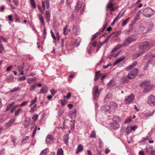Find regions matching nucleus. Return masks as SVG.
Returning <instances> with one entry per match:
<instances>
[{"mask_svg": "<svg viewBox=\"0 0 155 155\" xmlns=\"http://www.w3.org/2000/svg\"><path fill=\"white\" fill-rule=\"evenodd\" d=\"M141 87H145L143 93H146L150 92L153 88V85L150 83L148 81H145L141 83L140 85Z\"/></svg>", "mask_w": 155, "mask_h": 155, "instance_id": "nucleus-1", "label": "nucleus"}, {"mask_svg": "<svg viewBox=\"0 0 155 155\" xmlns=\"http://www.w3.org/2000/svg\"><path fill=\"white\" fill-rule=\"evenodd\" d=\"M150 43L147 41H145L140 43L138 45L139 50L142 53H144L150 49Z\"/></svg>", "mask_w": 155, "mask_h": 155, "instance_id": "nucleus-2", "label": "nucleus"}, {"mask_svg": "<svg viewBox=\"0 0 155 155\" xmlns=\"http://www.w3.org/2000/svg\"><path fill=\"white\" fill-rule=\"evenodd\" d=\"M136 41L134 36L133 35H130L126 38L124 41L123 44V46L125 47L129 45L130 44Z\"/></svg>", "mask_w": 155, "mask_h": 155, "instance_id": "nucleus-3", "label": "nucleus"}, {"mask_svg": "<svg viewBox=\"0 0 155 155\" xmlns=\"http://www.w3.org/2000/svg\"><path fill=\"white\" fill-rule=\"evenodd\" d=\"M145 56L146 58L149 57L150 58V59L148 61V64H151L152 65L155 64V54L152 55L150 52H148Z\"/></svg>", "mask_w": 155, "mask_h": 155, "instance_id": "nucleus-4", "label": "nucleus"}, {"mask_svg": "<svg viewBox=\"0 0 155 155\" xmlns=\"http://www.w3.org/2000/svg\"><path fill=\"white\" fill-rule=\"evenodd\" d=\"M93 98L94 100H96L99 97L100 94V92L98 90V87L97 85H95L94 87L93 88Z\"/></svg>", "mask_w": 155, "mask_h": 155, "instance_id": "nucleus-5", "label": "nucleus"}, {"mask_svg": "<svg viewBox=\"0 0 155 155\" xmlns=\"http://www.w3.org/2000/svg\"><path fill=\"white\" fill-rule=\"evenodd\" d=\"M42 7L43 8V10L42 9V8L40 6H38L39 9L41 12L43 13V10L45 9V5H46L47 8L48 9L49 6V0H45V1H42Z\"/></svg>", "mask_w": 155, "mask_h": 155, "instance_id": "nucleus-6", "label": "nucleus"}, {"mask_svg": "<svg viewBox=\"0 0 155 155\" xmlns=\"http://www.w3.org/2000/svg\"><path fill=\"white\" fill-rule=\"evenodd\" d=\"M134 99V95L132 94L127 96L124 100V104H129L132 102Z\"/></svg>", "mask_w": 155, "mask_h": 155, "instance_id": "nucleus-7", "label": "nucleus"}, {"mask_svg": "<svg viewBox=\"0 0 155 155\" xmlns=\"http://www.w3.org/2000/svg\"><path fill=\"white\" fill-rule=\"evenodd\" d=\"M148 104L151 106L155 105V97L152 95H151L148 97L147 100Z\"/></svg>", "mask_w": 155, "mask_h": 155, "instance_id": "nucleus-8", "label": "nucleus"}, {"mask_svg": "<svg viewBox=\"0 0 155 155\" xmlns=\"http://www.w3.org/2000/svg\"><path fill=\"white\" fill-rule=\"evenodd\" d=\"M15 121V119L10 120L9 121L5 123V127H9L11 126L14 124Z\"/></svg>", "mask_w": 155, "mask_h": 155, "instance_id": "nucleus-9", "label": "nucleus"}, {"mask_svg": "<svg viewBox=\"0 0 155 155\" xmlns=\"http://www.w3.org/2000/svg\"><path fill=\"white\" fill-rule=\"evenodd\" d=\"M110 108L109 111V113L110 112H113L117 108V104L115 102H113L111 104L110 106Z\"/></svg>", "mask_w": 155, "mask_h": 155, "instance_id": "nucleus-10", "label": "nucleus"}, {"mask_svg": "<svg viewBox=\"0 0 155 155\" xmlns=\"http://www.w3.org/2000/svg\"><path fill=\"white\" fill-rule=\"evenodd\" d=\"M151 10H152V9L150 8H145L143 11V13L144 14H146V15H145L146 16L150 17L152 15L150 14H148L147 12H149Z\"/></svg>", "mask_w": 155, "mask_h": 155, "instance_id": "nucleus-11", "label": "nucleus"}, {"mask_svg": "<svg viewBox=\"0 0 155 155\" xmlns=\"http://www.w3.org/2000/svg\"><path fill=\"white\" fill-rule=\"evenodd\" d=\"M137 62L136 61H135L131 65L128 66L127 67H126L125 68V70L126 71H129L133 68L137 64Z\"/></svg>", "mask_w": 155, "mask_h": 155, "instance_id": "nucleus-12", "label": "nucleus"}, {"mask_svg": "<svg viewBox=\"0 0 155 155\" xmlns=\"http://www.w3.org/2000/svg\"><path fill=\"white\" fill-rule=\"evenodd\" d=\"M110 126L112 128L114 129H117L119 127V124L116 121H114L112 123Z\"/></svg>", "mask_w": 155, "mask_h": 155, "instance_id": "nucleus-13", "label": "nucleus"}, {"mask_svg": "<svg viewBox=\"0 0 155 155\" xmlns=\"http://www.w3.org/2000/svg\"><path fill=\"white\" fill-rule=\"evenodd\" d=\"M27 82L29 84H31L34 83L36 80V78L35 77H33L32 78H28L27 80Z\"/></svg>", "mask_w": 155, "mask_h": 155, "instance_id": "nucleus-14", "label": "nucleus"}, {"mask_svg": "<svg viewBox=\"0 0 155 155\" xmlns=\"http://www.w3.org/2000/svg\"><path fill=\"white\" fill-rule=\"evenodd\" d=\"M125 58V57L124 56H122L119 58L117 59L114 62V65H116L117 64L119 63L122 61L124 60Z\"/></svg>", "mask_w": 155, "mask_h": 155, "instance_id": "nucleus-15", "label": "nucleus"}, {"mask_svg": "<svg viewBox=\"0 0 155 155\" xmlns=\"http://www.w3.org/2000/svg\"><path fill=\"white\" fill-rule=\"evenodd\" d=\"M31 118L30 117L27 118L25 120L24 123V127L25 128H27L29 126L30 123Z\"/></svg>", "mask_w": 155, "mask_h": 155, "instance_id": "nucleus-16", "label": "nucleus"}, {"mask_svg": "<svg viewBox=\"0 0 155 155\" xmlns=\"http://www.w3.org/2000/svg\"><path fill=\"white\" fill-rule=\"evenodd\" d=\"M83 149V147L81 144H79L78 145L76 153L77 154L79 152L81 151Z\"/></svg>", "mask_w": 155, "mask_h": 155, "instance_id": "nucleus-17", "label": "nucleus"}, {"mask_svg": "<svg viewBox=\"0 0 155 155\" xmlns=\"http://www.w3.org/2000/svg\"><path fill=\"white\" fill-rule=\"evenodd\" d=\"M68 136L69 135L68 134H65L64 135L63 137V140L64 142L67 145L68 142Z\"/></svg>", "mask_w": 155, "mask_h": 155, "instance_id": "nucleus-18", "label": "nucleus"}, {"mask_svg": "<svg viewBox=\"0 0 155 155\" xmlns=\"http://www.w3.org/2000/svg\"><path fill=\"white\" fill-rule=\"evenodd\" d=\"M50 13L48 11H46L45 13V19L46 21L48 22L50 19Z\"/></svg>", "mask_w": 155, "mask_h": 155, "instance_id": "nucleus-19", "label": "nucleus"}, {"mask_svg": "<svg viewBox=\"0 0 155 155\" xmlns=\"http://www.w3.org/2000/svg\"><path fill=\"white\" fill-rule=\"evenodd\" d=\"M110 107L109 105H105L101 107L102 109L104 110L105 111H110Z\"/></svg>", "mask_w": 155, "mask_h": 155, "instance_id": "nucleus-20", "label": "nucleus"}, {"mask_svg": "<svg viewBox=\"0 0 155 155\" xmlns=\"http://www.w3.org/2000/svg\"><path fill=\"white\" fill-rule=\"evenodd\" d=\"M122 46V45L118 44L111 51V53H113L115 51L118 50V49L120 48Z\"/></svg>", "mask_w": 155, "mask_h": 155, "instance_id": "nucleus-21", "label": "nucleus"}, {"mask_svg": "<svg viewBox=\"0 0 155 155\" xmlns=\"http://www.w3.org/2000/svg\"><path fill=\"white\" fill-rule=\"evenodd\" d=\"M14 104L15 102H13L11 103L8 104L6 106V111H8L10 109H11Z\"/></svg>", "mask_w": 155, "mask_h": 155, "instance_id": "nucleus-22", "label": "nucleus"}, {"mask_svg": "<svg viewBox=\"0 0 155 155\" xmlns=\"http://www.w3.org/2000/svg\"><path fill=\"white\" fill-rule=\"evenodd\" d=\"M113 7L114 5L112 4V3L108 2L106 8H109L110 9L111 11H113L114 10V9L113 8Z\"/></svg>", "mask_w": 155, "mask_h": 155, "instance_id": "nucleus-23", "label": "nucleus"}, {"mask_svg": "<svg viewBox=\"0 0 155 155\" xmlns=\"http://www.w3.org/2000/svg\"><path fill=\"white\" fill-rule=\"evenodd\" d=\"M48 88L47 87H42L39 92L40 94H45L48 92Z\"/></svg>", "mask_w": 155, "mask_h": 155, "instance_id": "nucleus-24", "label": "nucleus"}, {"mask_svg": "<svg viewBox=\"0 0 155 155\" xmlns=\"http://www.w3.org/2000/svg\"><path fill=\"white\" fill-rule=\"evenodd\" d=\"M82 5V2L81 1H78L76 5V9L77 11H78L81 7Z\"/></svg>", "mask_w": 155, "mask_h": 155, "instance_id": "nucleus-25", "label": "nucleus"}, {"mask_svg": "<svg viewBox=\"0 0 155 155\" xmlns=\"http://www.w3.org/2000/svg\"><path fill=\"white\" fill-rule=\"evenodd\" d=\"M53 139V137L51 135H48L47 136L46 139L45 140L46 142V143H49V141H48V140H52Z\"/></svg>", "mask_w": 155, "mask_h": 155, "instance_id": "nucleus-26", "label": "nucleus"}, {"mask_svg": "<svg viewBox=\"0 0 155 155\" xmlns=\"http://www.w3.org/2000/svg\"><path fill=\"white\" fill-rule=\"evenodd\" d=\"M100 71H98L95 73V77L94 79V80L95 81H97L99 78V76L100 75Z\"/></svg>", "mask_w": 155, "mask_h": 155, "instance_id": "nucleus-27", "label": "nucleus"}, {"mask_svg": "<svg viewBox=\"0 0 155 155\" xmlns=\"http://www.w3.org/2000/svg\"><path fill=\"white\" fill-rule=\"evenodd\" d=\"M136 76L131 71H130L127 75L128 78L130 79H132L134 78Z\"/></svg>", "mask_w": 155, "mask_h": 155, "instance_id": "nucleus-28", "label": "nucleus"}, {"mask_svg": "<svg viewBox=\"0 0 155 155\" xmlns=\"http://www.w3.org/2000/svg\"><path fill=\"white\" fill-rule=\"evenodd\" d=\"M39 19L41 22V23L44 26H45V23L44 21V19L43 17L41 14L39 15Z\"/></svg>", "mask_w": 155, "mask_h": 155, "instance_id": "nucleus-29", "label": "nucleus"}, {"mask_svg": "<svg viewBox=\"0 0 155 155\" xmlns=\"http://www.w3.org/2000/svg\"><path fill=\"white\" fill-rule=\"evenodd\" d=\"M81 42L80 40V39H76L74 42V45L76 47H78Z\"/></svg>", "mask_w": 155, "mask_h": 155, "instance_id": "nucleus-30", "label": "nucleus"}, {"mask_svg": "<svg viewBox=\"0 0 155 155\" xmlns=\"http://www.w3.org/2000/svg\"><path fill=\"white\" fill-rule=\"evenodd\" d=\"M131 71L136 76L137 75L138 73L139 72V71L138 68H134Z\"/></svg>", "mask_w": 155, "mask_h": 155, "instance_id": "nucleus-31", "label": "nucleus"}, {"mask_svg": "<svg viewBox=\"0 0 155 155\" xmlns=\"http://www.w3.org/2000/svg\"><path fill=\"white\" fill-rule=\"evenodd\" d=\"M68 26L67 25H66L63 29V33L65 35L68 34Z\"/></svg>", "mask_w": 155, "mask_h": 155, "instance_id": "nucleus-32", "label": "nucleus"}, {"mask_svg": "<svg viewBox=\"0 0 155 155\" xmlns=\"http://www.w3.org/2000/svg\"><path fill=\"white\" fill-rule=\"evenodd\" d=\"M64 151L62 149L60 148L58 149L57 152V155H64L63 154Z\"/></svg>", "mask_w": 155, "mask_h": 155, "instance_id": "nucleus-33", "label": "nucleus"}, {"mask_svg": "<svg viewBox=\"0 0 155 155\" xmlns=\"http://www.w3.org/2000/svg\"><path fill=\"white\" fill-rule=\"evenodd\" d=\"M76 110H72L70 113L71 116L74 118L76 117Z\"/></svg>", "mask_w": 155, "mask_h": 155, "instance_id": "nucleus-34", "label": "nucleus"}, {"mask_svg": "<svg viewBox=\"0 0 155 155\" xmlns=\"http://www.w3.org/2000/svg\"><path fill=\"white\" fill-rule=\"evenodd\" d=\"M19 107L18 105H17L12 107L10 110V113L11 114H12L14 112V111H15L16 110L17 107Z\"/></svg>", "mask_w": 155, "mask_h": 155, "instance_id": "nucleus-35", "label": "nucleus"}, {"mask_svg": "<svg viewBox=\"0 0 155 155\" xmlns=\"http://www.w3.org/2000/svg\"><path fill=\"white\" fill-rule=\"evenodd\" d=\"M13 78V76L12 75H10L8 76L6 78V80L8 82H10L12 81Z\"/></svg>", "mask_w": 155, "mask_h": 155, "instance_id": "nucleus-36", "label": "nucleus"}, {"mask_svg": "<svg viewBox=\"0 0 155 155\" xmlns=\"http://www.w3.org/2000/svg\"><path fill=\"white\" fill-rule=\"evenodd\" d=\"M130 19V17H129L128 18L125 19L122 22L121 24V26H124L125 25L127 24L128 21Z\"/></svg>", "mask_w": 155, "mask_h": 155, "instance_id": "nucleus-37", "label": "nucleus"}, {"mask_svg": "<svg viewBox=\"0 0 155 155\" xmlns=\"http://www.w3.org/2000/svg\"><path fill=\"white\" fill-rule=\"evenodd\" d=\"M21 110L22 109L21 108H19L17 110L15 111L14 114V115L15 116H18L21 112Z\"/></svg>", "mask_w": 155, "mask_h": 155, "instance_id": "nucleus-38", "label": "nucleus"}, {"mask_svg": "<svg viewBox=\"0 0 155 155\" xmlns=\"http://www.w3.org/2000/svg\"><path fill=\"white\" fill-rule=\"evenodd\" d=\"M121 32V31H117L116 32H114L113 33L111 34V35L114 34L115 35H114V37H117L118 36H119L120 35Z\"/></svg>", "mask_w": 155, "mask_h": 155, "instance_id": "nucleus-39", "label": "nucleus"}, {"mask_svg": "<svg viewBox=\"0 0 155 155\" xmlns=\"http://www.w3.org/2000/svg\"><path fill=\"white\" fill-rule=\"evenodd\" d=\"M29 136H26L25 138H23L21 142V144H24L25 143H26L29 139Z\"/></svg>", "mask_w": 155, "mask_h": 155, "instance_id": "nucleus-40", "label": "nucleus"}, {"mask_svg": "<svg viewBox=\"0 0 155 155\" xmlns=\"http://www.w3.org/2000/svg\"><path fill=\"white\" fill-rule=\"evenodd\" d=\"M29 102V101L27 100L26 101H24L22 102L21 104L18 105L19 107H22L25 106Z\"/></svg>", "mask_w": 155, "mask_h": 155, "instance_id": "nucleus-41", "label": "nucleus"}, {"mask_svg": "<svg viewBox=\"0 0 155 155\" xmlns=\"http://www.w3.org/2000/svg\"><path fill=\"white\" fill-rule=\"evenodd\" d=\"M20 90V88L19 87H15L13 88V89H11L10 91V92H14L17 91H18Z\"/></svg>", "mask_w": 155, "mask_h": 155, "instance_id": "nucleus-42", "label": "nucleus"}, {"mask_svg": "<svg viewBox=\"0 0 155 155\" xmlns=\"http://www.w3.org/2000/svg\"><path fill=\"white\" fill-rule=\"evenodd\" d=\"M154 112V110H153V111L150 113V112H149V113H147L144 114V116L145 117H148V116H150L153 115V113Z\"/></svg>", "mask_w": 155, "mask_h": 155, "instance_id": "nucleus-43", "label": "nucleus"}, {"mask_svg": "<svg viewBox=\"0 0 155 155\" xmlns=\"http://www.w3.org/2000/svg\"><path fill=\"white\" fill-rule=\"evenodd\" d=\"M37 97H35L31 101V104L29 105L30 107H31L37 101Z\"/></svg>", "mask_w": 155, "mask_h": 155, "instance_id": "nucleus-44", "label": "nucleus"}, {"mask_svg": "<svg viewBox=\"0 0 155 155\" xmlns=\"http://www.w3.org/2000/svg\"><path fill=\"white\" fill-rule=\"evenodd\" d=\"M90 137L91 138H96V134L94 131L93 130L91 132L90 136Z\"/></svg>", "mask_w": 155, "mask_h": 155, "instance_id": "nucleus-45", "label": "nucleus"}, {"mask_svg": "<svg viewBox=\"0 0 155 155\" xmlns=\"http://www.w3.org/2000/svg\"><path fill=\"white\" fill-rule=\"evenodd\" d=\"M144 53H142V52L140 51V50H139V53L136 54H135V56L137 58V57H140V56H141Z\"/></svg>", "mask_w": 155, "mask_h": 155, "instance_id": "nucleus-46", "label": "nucleus"}, {"mask_svg": "<svg viewBox=\"0 0 155 155\" xmlns=\"http://www.w3.org/2000/svg\"><path fill=\"white\" fill-rule=\"evenodd\" d=\"M31 4L33 8H36L35 2L34 0H30Z\"/></svg>", "mask_w": 155, "mask_h": 155, "instance_id": "nucleus-47", "label": "nucleus"}, {"mask_svg": "<svg viewBox=\"0 0 155 155\" xmlns=\"http://www.w3.org/2000/svg\"><path fill=\"white\" fill-rule=\"evenodd\" d=\"M47 149L46 148L45 150H43L41 153L40 155H47Z\"/></svg>", "mask_w": 155, "mask_h": 155, "instance_id": "nucleus-48", "label": "nucleus"}, {"mask_svg": "<svg viewBox=\"0 0 155 155\" xmlns=\"http://www.w3.org/2000/svg\"><path fill=\"white\" fill-rule=\"evenodd\" d=\"M147 29L148 31H150L153 28V25L152 24H150L148 25L147 27Z\"/></svg>", "mask_w": 155, "mask_h": 155, "instance_id": "nucleus-49", "label": "nucleus"}, {"mask_svg": "<svg viewBox=\"0 0 155 155\" xmlns=\"http://www.w3.org/2000/svg\"><path fill=\"white\" fill-rule=\"evenodd\" d=\"M37 87V85L35 84L34 85L31 86V87L30 88V90L31 91H33L35 90V88Z\"/></svg>", "mask_w": 155, "mask_h": 155, "instance_id": "nucleus-50", "label": "nucleus"}, {"mask_svg": "<svg viewBox=\"0 0 155 155\" xmlns=\"http://www.w3.org/2000/svg\"><path fill=\"white\" fill-rule=\"evenodd\" d=\"M112 94H111L108 93V94L105 97V100L107 101V99H109L111 97Z\"/></svg>", "mask_w": 155, "mask_h": 155, "instance_id": "nucleus-51", "label": "nucleus"}, {"mask_svg": "<svg viewBox=\"0 0 155 155\" xmlns=\"http://www.w3.org/2000/svg\"><path fill=\"white\" fill-rule=\"evenodd\" d=\"M37 129V126L35 127L34 128V130L33 132H32V137H34L36 133V130Z\"/></svg>", "mask_w": 155, "mask_h": 155, "instance_id": "nucleus-52", "label": "nucleus"}, {"mask_svg": "<svg viewBox=\"0 0 155 155\" xmlns=\"http://www.w3.org/2000/svg\"><path fill=\"white\" fill-rule=\"evenodd\" d=\"M129 125H130V124H129L128 125L127 127V128L126 129V132L127 133V135H128L131 132V131L130 130V131H129L128 130V129L129 128H130V126H129Z\"/></svg>", "mask_w": 155, "mask_h": 155, "instance_id": "nucleus-53", "label": "nucleus"}, {"mask_svg": "<svg viewBox=\"0 0 155 155\" xmlns=\"http://www.w3.org/2000/svg\"><path fill=\"white\" fill-rule=\"evenodd\" d=\"M43 34L44 35V39H45L46 38V36L47 35V32L46 31V28L45 27L43 29Z\"/></svg>", "mask_w": 155, "mask_h": 155, "instance_id": "nucleus-54", "label": "nucleus"}, {"mask_svg": "<svg viewBox=\"0 0 155 155\" xmlns=\"http://www.w3.org/2000/svg\"><path fill=\"white\" fill-rule=\"evenodd\" d=\"M38 115L37 114L34 115L32 117V119L34 121H35L38 119Z\"/></svg>", "mask_w": 155, "mask_h": 155, "instance_id": "nucleus-55", "label": "nucleus"}, {"mask_svg": "<svg viewBox=\"0 0 155 155\" xmlns=\"http://www.w3.org/2000/svg\"><path fill=\"white\" fill-rule=\"evenodd\" d=\"M24 67L21 65L18 66L17 67V69L19 71H21L23 70Z\"/></svg>", "mask_w": 155, "mask_h": 155, "instance_id": "nucleus-56", "label": "nucleus"}, {"mask_svg": "<svg viewBox=\"0 0 155 155\" xmlns=\"http://www.w3.org/2000/svg\"><path fill=\"white\" fill-rule=\"evenodd\" d=\"M122 79L124 82H127L128 81V78L126 76L123 77Z\"/></svg>", "mask_w": 155, "mask_h": 155, "instance_id": "nucleus-57", "label": "nucleus"}, {"mask_svg": "<svg viewBox=\"0 0 155 155\" xmlns=\"http://www.w3.org/2000/svg\"><path fill=\"white\" fill-rule=\"evenodd\" d=\"M67 104V101L65 100H63L61 101V104L62 106H64L66 105Z\"/></svg>", "mask_w": 155, "mask_h": 155, "instance_id": "nucleus-58", "label": "nucleus"}, {"mask_svg": "<svg viewBox=\"0 0 155 155\" xmlns=\"http://www.w3.org/2000/svg\"><path fill=\"white\" fill-rule=\"evenodd\" d=\"M132 120L131 118L129 117L127 118L125 121V124H128Z\"/></svg>", "mask_w": 155, "mask_h": 155, "instance_id": "nucleus-59", "label": "nucleus"}, {"mask_svg": "<svg viewBox=\"0 0 155 155\" xmlns=\"http://www.w3.org/2000/svg\"><path fill=\"white\" fill-rule=\"evenodd\" d=\"M51 35L52 37L53 38V39L54 40H56V38L55 36V35L54 34V33L52 30L51 31Z\"/></svg>", "mask_w": 155, "mask_h": 155, "instance_id": "nucleus-60", "label": "nucleus"}, {"mask_svg": "<svg viewBox=\"0 0 155 155\" xmlns=\"http://www.w3.org/2000/svg\"><path fill=\"white\" fill-rule=\"evenodd\" d=\"M118 16L119 15H118V16L111 23V25H113L115 24L116 21L117 20Z\"/></svg>", "mask_w": 155, "mask_h": 155, "instance_id": "nucleus-61", "label": "nucleus"}, {"mask_svg": "<svg viewBox=\"0 0 155 155\" xmlns=\"http://www.w3.org/2000/svg\"><path fill=\"white\" fill-rule=\"evenodd\" d=\"M26 77L25 76H23L20 77L18 80L20 81H24L25 80Z\"/></svg>", "mask_w": 155, "mask_h": 155, "instance_id": "nucleus-62", "label": "nucleus"}, {"mask_svg": "<svg viewBox=\"0 0 155 155\" xmlns=\"http://www.w3.org/2000/svg\"><path fill=\"white\" fill-rule=\"evenodd\" d=\"M103 45V44H99L98 45H97V51L99 49H100V48H101V47Z\"/></svg>", "mask_w": 155, "mask_h": 155, "instance_id": "nucleus-63", "label": "nucleus"}, {"mask_svg": "<svg viewBox=\"0 0 155 155\" xmlns=\"http://www.w3.org/2000/svg\"><path fill=\"white\" fill-rule=\"evenodd\" d=\"M137 128V126L136 125H134L131 127V129L133 131H135Z\"/></svg>", "mask_w": 155, "mask_h": 155, "instance_id": "nucleus-64", "label": "nucleus"}]
</instances>
